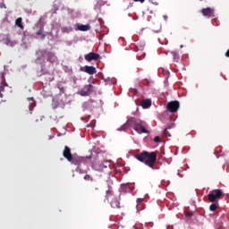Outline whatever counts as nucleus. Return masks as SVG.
Listing matches in <instances>:
<instances>
[{
    "mask_svg": "<svg viewBox=\"0 0 229 229\" xmlns=\"http://www.w3.org/2000/svg\"><path fill=\"white\" fill-rule=\"evenodd\" d=\"M135 158L139 162H142L145 165H148V167H150V169H157L155 166V164H157V152L143 151L137 154Z\"/></svg>",
    "mask_w": 229,
    "mask_h": 229,
    "instance_id": "f257e3e1",
    "label": "nucleus"
},
{
    "mask_svg": "<svg viewBox=\"0 0 229 229\" xmlns=\"http://www.w3.org/2000/svg\"><path fill=\"white\" fill-rule=\"evenodd\" d=\"M129 123H131V126L133 127V130L137 131V133H149V131L146 129V122L135 117H131L129 118Z\"/></svg>",
    "mask_w": 229,
    "mask_h": 229,
    "instance_id": "f03ea898",
    "label": "nucleus"
},
{
    "mask_svg": "<svg viewBox=\"0 0 229 229\" xmlns=\"http://www.w3.org/2000/svg\"><path fill=\"white\" fill-rule=\"evenodd\" d=\"M221 198H223V191L219 189L210 191L208 195V199L210 203H216Z\"/></svg>",
    "mask_w": 229,
    "mask_h": 229,
    "instance_id": "7ed1b4c3",
    "label": "nucleus"
},
{
    "mask_svg": "<svg viewBox=\"0 0 229 229\" xmlns=\"http://www.w3.org/2000/svg\"><path fill=\"white\" fill-rule=\"evenodd\" d=\"M180 108V102L177 100L171 101L166 105V109L171 114H176Z\"/></svg>",
    "mask_w": 229,
    "mask_h": 229,
    "instance_id": "20e7f679",
    "label": "nucleus"
},
{
    "mask_svg": "<svg viewBox=\"0 0 229 229\" xmlns=\"http://www.w3.org/2000/svg\"><path fill=\"white\" fill-rule=\"evenodd\" d=\"M201 13L204 17L210 19V17H216V9L211 7L203 8Z\"/></svg>",
    "mask_w": 229,
    "mask_h": 229,
    "instance_id": "39448f33",
    "label": "nucleus"
},
{
    "mask_svg": "<svg viewBox=\"0 0 229 229\" xmlns=\"http://www.w3.org/2000/svg\"><path fill=\"white\" fill-rule=\"evenodd\" d=\"M94 92V87L92 84H88L82 88L80 91L81 96H90V94Z\"/></svg>",
    "mask_w": 229,
    "mask_h": 229,
    "instance_id": "423d86ee",
    "label": "nucleus"
},
{
    "mask_svg": "<svg viewBox=\"0 0 229 229\" xmlns=\"http://www.w3.org/2000/svg\"><path fill=\"white\" fill-rule=\"evenodd\" d=\"M68 162H70L71 164H73V165H78L80 166V165L81 164V162H85V157H80L78 155H73L71 157V160H68Z\"/></svg>",
    "mask_w": 229,
    "mask_h": 229,
    "instance_id": "0eeeda50",
    "label": "nucleus"
},
{
    "mask_svg": "<svg viewBox=\"0 0 229 229\" xmlns=\"http://www.w3.org/2000/svg\"><path fill=\"white\" fill-rule=\"evenodd\" d=\"M110 205L112 208H121V197H113Z\"/></svg>",
    "mask_w": 229,
    "mask_h": 229,
    "instance_id": "6e6552de",
    "label": "nucleus"
},
{
    "mask_svg": "<svg viewBox=\"0 0 229 229\" xmlns=\"http://www.w3.org/2000/svg\"><path fill=\"white\" fill-rule=\"evenodd\" d=\"M74 155H72V153L71 152V148H69L68 146L64 147V149L63 151V157H64L66 158V160H71V158H72Z\"/></svg>",
    "mask_w": 229,
    "mask_h": 229,
    "instance_id": "1a4fd4ad",
    "label": "nucleus"
},
{
    "mask_svg": "<svg viewBox=\"0 0 229 229\" xmlns=\"http://www.w3.org/2000/svg\"><path fill=\"white\" fill-rule=\"evenodd\" d=\"M85 60H87V62H92V60H99V55L94 52H91L85 55Z\"/></svg>",
    "mask_w": 229,
    "mask_h": 229,
    "instance_id": "9d476101",
    "label": "nucleus"
},
{
    "mask_svg": "<svg viewBox=\"0 0 229 229\" xmlns=\"http://www.w3.org/2000/svg\"><path fill=\"white\" fill-rule=\"evenodd\" d=\"M47 62H50V64H55L58 62V58L53 52L47 53Z\"/></svg>",
    "mask_w": 229,
    "mask_h": 229,
    "instance_id": "9b49d317",
    "label": "nucleus"
},
{
    "mask_svg": "<svg viewBox=\"0 0 229 229\" xmlns=\"http://www.w3.org/2000/svg\"><path fill=\"white\" fill-rule=\"evenodd\" d=\"M83 72H87V74L92 75V74H96V72H98V70H96V67L94 66L86 65L83 68Z\"/></svg>",
    "mask_w": 229,
    "mask_h": 229,
    "instance_id": "f8f14e48",
    "label": "nucleus"
},
{
    "mask_svg": "<svg viewBox=\"0 0 229 229\" xmlns=\"http://www.w3.org/2000/svg\"><path fill=\"white\" fill-rule=\"evenodd\" d=\"M131 126V122H130V119L126 121L125 123H123L120 128L117 129V131H126L128 128Z\"/></svg>",
    "mask_w": 229,
    "mask_h": 229,
    "instance_id": "ddd939ff",
    "label": "nucleus"
},
{
    "mask_svg": "<svg viewBox=\"0 0 229 229\" xmlns=\"http://www.w3.org/2000/svg\"><path fill=\"white\" fill-rule=\"evenodd\" d=\"M140 105L142 108H149L151 106V100L150 99H142L140 101Z\"/></svg>",
    "mask_w": 229,
    "mask_h": 229,
    "instance_id": "4468645a",
    "label": "nucleus"
},
{
    "mask_svg": "<svg viewBox=\"0 0 229 229\" xmlns=\"http://www.w3.org/2000/svg\"><path fill=\"white\" fill-rule=\"evenodd\" d=\"M78 30L79 31H89V30H90V25H78Z\"/></svg>",
    "mask_w": 229,
    "mask_h": 229,
    "instance_id": "2eb2a0df",
    "label": "nucleus"
},
{
    "mask_svg": "<svg viewBox=\"0 0 229 229\" xmlns=\"http://www.w3.org/2000/svg\"><path fill=\"white\" fill-rule=\"evenodd\" d=\"M0 83H2V85L8 86V84L6 83V78L4 77V72H0Z\"/></svg>",
    "mask_w": 229,
    "mask_h": 229,
    "instance_id": "dca6fc26",
    "label": "nucleus"
},
{
    "mask_svg": "<svg viewBox=\"0 0 229 229\" xmlns=\"http://www.w3.org/2000/svg\"><path fill=\"white\" fill-rule=\"evenodd\" d=\"M15 25L18 26V28L24 30V25H22V18H17L15 21Z\"/></svg>",
    "mask_w": 229,
    "mask_h": 229,
    "instance_id": "f3484780",
    "label": "nucleus"
},
{
    "mask_svg": "<svg viewBox=\"0 0 229 229\" xmlns=\"http://www.w3.org/2000/svg\"><path fill=\"white\" fill-rule=\"evenodd\" d=\"M61 31L62 33H71V31H72V27H63Z\"/></svg>",
    "mask_w": 229,
    "mask_h": 229,
    "instance_id": "a211bd4d",
    "label": "nucleus"
},
{
    "mask_svg": "<svg viewBox=\"0 0 229 229\" xmlns=\"http://www.w3.org/2000/svg\"><path fill=\"white\" fill-rule=\"evenodd\" d=\"M4 87H6V84L0 83V98H3V92H4Z\"/></svg>",
    "mask_w": 229,
    "mask_h": 229,
    "instance_id": "6ab92c4d",
    "label": "nucleus"
},
{
    "mask_svg": "<svg viewBox=\"0 0 229 229\" xmlns=\"http://www.w3.org/2000/svg\"><path fill=\"white\" fill-rule=\"evenodd\" d=\"M209 210H210L211 212H216V210H217V205H216V204H211V205L209 206Z\"/></svg>",
    "mask_w": 229,
    "mask_h": 229,
    "instance_id": "aec40b11",
    "label": "nucleus"
},
{
    "mask_svg": "<svg viewBox=\"0 0 229 229\" xmlns=\"http://www.w3.org/2000/svg\"><path fill=\"white\" fill-rule=\"evenodd\" d=\"M172 55L174 56V59L178 62L180 60V55L176 52H172Z\"/></svg>",
    "mask_w": 229,
    "mask_h": 229,
    "instance_id": "412c9836",
    "label": "nucleus"
},
{
    "mask_svg": "<svg viewBox=\"0 0 229 229\" xmlns=\"http://www.w3.org/2000/svg\"><path fill=\"white\" fill-rule=\"evenodd\" d=\"M121 189L122 191H123V192H126V190L130 189V187L128 186V184H122Z\"/></svg>",
    "mask_w": 229,
    "mask_h": 229,
    "instance_id": "4be33fe9",
    "label": "nucleus"
},
{
    "mask_svg": "<svg viewBox=\"0 0 229 229\" xmlns=\"http://www.w3.org/2000/svg\"><path fill=\"white\" fill-rule=\"evenodd\" d=\"M84 180H86L87 182L92 180V177H90V175L87 174L84 176Z\"/></svg>",
    "mask_w": 229,
    "mask_h": 229,
    "instance_id": "5701e85b",
    "label": "nucleus"
},
{
    "mask_svg": "<svg viewBox=\"0 0 229 229\" xmlns=\"http://www.w3.org/2000/svg\"><path fill=\"white\" fill-rule=\"evenodd\" d=\"M154 142H160V136H156L154 138Z\"/></svg>",
    "mask_w": 229,
    "mask_h": 229,
    "instance_id": "b1692460",
    "label": "nucleus"
},
{
    "mask_svg": "<svg viewBox=\"0 0 229 229\" xmlns=\"http://www.w3.org/2000/svg\"><path fill=\"white\" fill-rule=\"evenodd\" d=\"M186 216L187 217H192V212H187Z\"/></svg>",
    "mask_w": 229,
    "mask_h": 229,
    "instance_id": "393cba45",
    "label": "nucleus"
},
{
    "mask_svg": "<svg viewBox=\"0 0 229 229\" xmlns=\"http://www.w3.org/2000/svg\"><path fill=\"white\" fill-rule=\"evenodd\" d=\"M42 33H43L42 29H39V30L37 31V35H42Z\"/></svg>",
    "mask_w": 229,
    "mask_h": 229,
    "instance_id": "a878e982",
    "label": "nucleus"
},
{
    "mask_svg": "<svg viewBox=\"0 0 229 229\" xmlns=\"http://www.w3.org/2000/svg\"><path fill=\"white\" fill-rule=\"evenodd\" d=\"M146 0H134L135 3H144Z\"/></svg>",
    "mask_w": 229,
    "mask_h": 229,
    "instance_id": "bb28decb",
    "label": "nucleus"
},
{
    "mask_svg": "<svg viewBox=\"0 0 229 229\" xmlns=\"http://www.w3.org/2000/svg\"><path fill=\"white\" fill-rule=\"evenodd\" d=\"M142 201H144L143 199H137V203H142Z\"/></svg>",
    "mask_w": 229,
    "mask_h": 229,
    "instance_id": "cd10ccee",
    "label": "nucleus"
},
{
    "mask_svg": "<svg viewBox=\"0 0 229 229\" xmlns=\"http://www.w3.org/2000/svg\"><path fill=\"white\" fill-rule=\"evenodd\" d=\"M225 56L229 58V49H227V51L225 52Z\"/></svg>",
    "mask_w": 229,
    "mask_h": 229,
    "instance_id": "c85d7f7f",
    "label": "nucleus"
},
{
    "mask_svg": "<svg viewBox=\"0 0 229 229\" xmlns=\"http://www.w3.org/2000/svg\"><path fill=\"white\" fill-rule=\"evenodd\" d=\"M164 135H167V128L163 131Z\"/></svg>",
    "mask_w": 229,
    "mask_h": 229,
    "instance_id": "c756f323",
    "label": "nucleus"
},
{
    "mask_svg": "<svg viewBox=\"0 0 229 229\" xmlns=\"http://www.w3.org/2000/svg\"><path fill=\"white\" fill-rule=\"evenodd\" d=\"M46 38V34L41 35V40H44Z\"/></svg>",
    "mask_w": 229,
    "mask_h": 229,
    "instance_id": "7c9ffc66",
    "label": "nucleus"
},
{
    "mask_svg": "<svg viewBox=\"0 0 229 229\" xmlns=\"http://www.w3.org/2000/svg\"><path fill=\"white\" fill-rule=\"evenodd\" d=\"M59 90H60V92L64 93V87H59Z\"/></svg>",
    "mask_w": 229,
    "mask_h": 229,
    "instance_id": "2f4dec72",
    "label": "nucleus"
},
{
    "mask_svg": "<svg viewBox=\"0 0 229 229\" xmlns=\"http://www.w3.org/2000/svg\"><path fill=\"white\" fill-rule=\"evenodd\" d=\"M95 169H97V171H101V169H103V166H100L99 168L95 167Z\"/></svg>",
    "mask_w": 229,
    "mask_h": 229,
    "instance_id": "473e14b6",
    "label": "nucleus"
},
{
    "mask_svg": "<svg viewBox=\"0 0 229 229\" xmlns=\"http://www.w3.org/2000/svg\"><path fill=\"white\" fill-rule=\"evenodd\" d=\"M106 194H107V195H108V194H112V191H106Z\"/></svg>",
    "mask_w": 229,
    "mask_h": 229,
    "instance_id": "72a5a7b5",
    "label": "nucleus"
},
{
    "mask_svg": "<svg viewBox=\"0 0 229 229\" xmlns=\"http://www.w3.org/2000/svg\"><path fill=\"white\" fill-rule=\"evenodd\" d=\"M6 44H10V39L5 40Z\"/></svg>",
    "mask_w": 229,
    "mask_h": 229,
    "instance_id": "f704fd0d",
    "label": "nucleus"
},
{
    "mask_svg": "<svg viewBox=\"0 0 229 229\" xmlns=\"http://www.w3.org/2000/svg\"><path fill=\"white\" fill-rule=\"evenodd\" d=\"M95 191H99V188H98V187H95Z\"/></svg>",
    "mask_w": 229,
    "mask_h": 229,
    "instance_id": "c9c22d12",
    "label": "nucleus"
},
{
    "mask_svg": "<svg viewBox=\"0 0 229 229\" xmlns=\"http://www.w3.org/2000/svg\"><path fill=\"white\" fill-rule=\"evenodd\" d=\"M51 139H53V136H50V137H49V140H51Z\"/></svg>",
    "mask_w": 229,
    "mask_h": 229,
    "instance_id": "e433bc0d",
    "label": "nucleus"
},
{
    "mask_svg": "<svg viewBox=\"0 0 229 229\" xmlns=\"http://www.w3.org/2000/svg\"><path fill=\"white\" fill-rule=\"evenodd\" d=\"M88 158H91V157H88Z\"/></svg>",
    "mask_w": 229,
    "mask_h": 229,
    "instance_id": "4c0bfd02",
    "label": "nucleus"
}]
</instances>
